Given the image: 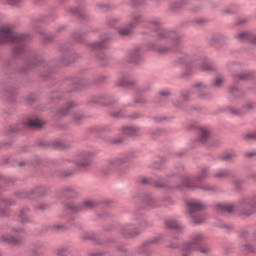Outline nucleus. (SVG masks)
I'll list each match as a JSON object with an SVG mask.
<instances>
[{"label": "nucleus", "instance_id": "1", "mask_svg": "<svg viewBox=\"0 0 256 256\" xmlns=\"http://www.w3.org/2000/svg\"><path fill=\"white\" fill-rule=\"evenodd\" d=\"M3 43H16L14 53L19 54L23 51V36L13 31V26L3 25L0 27V45Z\"/></svg>", "mask_w": 256, "mask_h": 256}, {"label": "nucleus", "instance_id": "2", "mask_svg": "<svg viewBox=\"0 0 256 256\" xmlns=\"http://www.w3.org/2000/svg\"><path fill=\"white\" fill-rule=\"evenodd\" d=\"M205 241V236L201 233H196L192 236L191 242L184 245V251L186 253H191V251L198 250L200 253H208L209 247L201 246V243Z\"/></svg>", "mask_w": 256, "mask_h": 256}, {"label": "nucleus", "instance_id": "3", "mask_svg": "<svg viewBox=\"0 0 256 256\" xmlns=\"http://www.w3.org/2000/svg\"><path fill=\"white\" fill-rule=\"evenodd\" d=\"M187 207L194 223H204L205 219H207V217L204 214H196L195 216L193 215V213L197 211H202V209L205 208V205L203 203L197 200H190L187 203Z\"/></svg>", "mask_w": 256, "mask_h": 256}, {"label": "nucleus", "instance_id": "4", "mask_svg": "<svg viewBox=\"0 0 256 256\" xmlns=\"http://www.w3.org/2000/svg\"><path fill=\"white\" fill-rule=\"evenodd\" d=\"M208 170L207 168H203L200 172V174L193 178L191 176H186L182 179L183 187H186V189H197L199 188V181H203L205 177H207Z\"/></svg>", "mask_w": 256, "mask_h": 256}, {"label": "nucleus", "instance_id": "5", "mask_svg": "<svg viewBox=\"0 0 256 256\" xmlns=\"http://www.w3.org/2000/svg\"><path fill=\"white\" fill-rule=\"evenodd\" d=\"M23 234V231H19L14 229L12 231V234H4L0 237L1 243H10L11 245H17L18 243H21V235Z\"/></svg>", "mask_w": 256, "mask_h": 256}, {"label": "nucleus", "instance_id": "6", "mask_svg": "<svg viewBox=\"0 0 256 256\" xmlns=\"http://www.w3.org/2000/svg\"><path fill=\"white\" fill-rule=\"evenodd\" d=\"M142 19L141 16H134L132 22L128 25V27H121L118 28V33L122 37H126V35H130L131 31L141 23Z\"/></svg>", "mask_w": 256, "mask_h": 256}, {"label": "nucleus", "instance_id": "7", "mask_svg": "<svg viewBox=\"0 0 256 256\" xmlns=\"http://www.w3.org/2000/svg\"><path fill=\"white\" fill-rule=\"evenodd\" d=\"M158 37H159V39H170V43L174 47L179 45V43H180L179 37H177V35L175 33H173V32L160 31L158 33Z\"/></svg>", "mask_w": 256, "mask_h": 256}, {"label": "nucleus", "instance_id": "8", "mask_svg": "<svg viewBox=\"0 0 256 256\" xmlns=\"http://www.w3.org/2000/svg\"><path fill=\"white\" fill-rule=\"evenodd\" d=\"M200 136L198 138L199 143H207L209 137H211V130L207 126H202L199 128Z\"/></svg>", "mask_w": 256, "mask_h": 256}, {"label": "nucleus", "instance_id": "9", "mask_svg": "<svg viewBox=\"0 0 256 256\" xmlns=\"http://www.w3.org/2000/svg\"><path fill=\"white\" fill-rule=\"evenodd\" d=\"M69 207L71 211H82V209H91L95 207V202L91 200H86L82 203V205L71 204Z\"/></svg>", "mask_w": 256, "mask_h": 256}, {"label": "nucleus", "instance_id": "10", "mask_svg": "<svg viewBox=\"0 0 256 256\" xmlns=\"http://www.w3.org/2000/svg\"><path fill=\"white\" fill-rule=\"evenodd\" d=\"M45 122L43 120L37 119V118H31L26 121L27 127H32L33 129H41Z\"/></svg>", "mask_w": 256, "mask_h": 256}, {"label": "nucleus", "instance_id": "11", "mask_svg": "<svg viewBox=\"0 0 256 256\" xmlns=\"http://www.w3.org/2000/svg\"><path fill=\"white\" fill-rule=\"evenodd\" d=\"M140 129L139 127L135 126H124L122 127V133L123 135H137L139 133Z\"/></svg>", "mask_w": 256, "mask_h": 256}, {"label": "nucleus", "instance_id": "12", "mask_svg": "<svg viewBox=\"0 0 256 256\" xmlns=\"http://www.w3.org/2000/svg\"><path fill=\"white\" fill-rule=\"evenodd\" d=\"M237 37L240 41H252V43H256L255 35H253L249 32H242V33L238 34Z\"/></svg>", "mask_w": 256, "mask_h": 256}, {"label": "nucleus", "instance_id": "13", "mask_svg": "<svg viewBox=\"0 0 256 256\" xmlns=\"http://www.w3.org/2000/svg\"><path fill=\"white\" fill-rule=\"evenodd\" d=\"M216 209L218 211H226L227 213H231L233 209H235V205L231 203H226V204H217Z\"/></svg>", "mask_w": 256, "mask_h": 256}, {"label": "nucleus", "instance_id": "14", "mask_svg": "<svg viewBox=\"0 0 256 256\" xmlns=\"http://www.w3.org/2000/svg\"><path fill=\"white\" fill-rule=\"evenodd\" d=\"M165 225H166L167 229H175V230H177V229H179L181 227L179 225V222H177L174 219L166 220Z\"/></svg>", "mask_w": 256, "mask_h": 256}, {"label": "nucleus", "instance_id": "15", "mask_svg": "<svg viewBox=\"0 0 256 256\" xmlns=\"http://www.w3.org/2000/svg\"><path fill=\"white\" fill-rule=\"evenodd\" d=\"M121 163H123V160L113 159L108 162V167H110V169H117V167H119V165H121Z\"/></svg>", "mask_w": 256, "mask_h": 256}, {"label": "nucleus", "instance_id": "16", "mask_svg": "<svg viewBox=\"0 0 256 256\" xmlns=\"http://www.w3.org/2000/svg\"><path fill=\"white\" fill-rule=\"evenodd\" d=\"M201 71H211L213 69V65L209 61H204L200 65Z\"/></svg>", "mask_w": 256, "mask_h": 256}, {"label": "nucleus", "instance_id": "17", "mask_svg": "<svg viewBox=\"0 0 256 256\" xmlns=\"http://www.w3.org/2000/svg\"><path fill=\"white\" fill-rule=\"evenodd\" d=\"M228 176H229V171L227 170H220L215 173V177H218L219 179H223Z\"/></svg>", "mask_w": 256, "mask_h": 256}, {"label": "nucleus", "instance_id": "18", "mask_svg": "<svg viewBox=\"0 0 256 256\" xmlns=\"http://www.w3.org/2000/svg\"><path fill=\"white\" fill-rule=\"evenodd\" d=\"M77 103L71 102L65 109L60 111V115H67V111H70L72 107H75Z\"/></svg>", "mask_w": 256, "mask_h": 256}, {"label": "nucleus", "instance_id": "19", "mask_svg": "<svg viewBox=\"0 0 256 256\" xmlns=\"http://www.w3.org/2000/svg\"><path fill=\"white\" fill-rule=\"evenodd\" d=\"M223 82H224L223 76H218L214 81V86L221 87V85H223Z\"/></svg>", "mask_w": 256, "mask_h": 256}, {"label": "nucleus", "instance_id": "20", "mask_svg": "<svg viewBox=\"0 0 256 256\" xmlns=\"http://www.w3.org/2000/svg\"><path fill=\"white\" fill-rule=\"evenodd\" d=\"M92 48L93 49H103V48H105V44H103V42H94L92 44Z\"/></svg>", "mask_w": 256, "mask_h": 256}, {"label": "nucleus", "instance_id": "21", "mask_svg": "<svg viewBox=\"0 0 256 256\" xmlns=\"http://www.w3.org/2000/svg\"><path fill=\"white\" fill-rule=\"evenodd\" d=\"M245 111H251V109H255V103L248 102L244 105Z\"/></svg>", "mask_w": 256, "mask_h": 256}, {"label": "nucleus", "instance_id": "22", "mask_svg": "<svg viewBox=\"0 0 256 256\" xmlns=\"http://www.w3.org/2000/svg\"><path fill=\"white\" fill-rule=\"evenodd\" d=\"M91 165V162H89L88 159H85L83 162H78L77 166L78 167H89Z\"/></svg>", "mask_w": 256, "mask_h": 256}, {"label": "nucleus", "instance_id": "23", "mask_svg": "<svg viewBox=\"0 0 256 256\" xmlns=\"http://www.w3.org/2000/svg\"><path fill=\"white\" fill-rule=\"evenodd\" d=\"M8 5H17L21 0H4Z\"/></svg>", "mask_w": 256, "mask_h": 256}, {"label": "nucleus", "instance_id": "24", "mask_svg": "<svg viewBox=\"0 0 256 256\" xmlns=\"http://www.w3.org/2000/svg\"><path fill=\"white\" fill-rule=\"evenodd\" d=\"M67 252L63 249H60L57 251V256H66Z\"/></svg>", "mask_w": 256, "mask_h": 256}, {"label": "nucleus", "instance_id": "25", "mask_svg": "<svg viewBox=\"0 0 256 256\" xmlns=\"http://www.w3.org/2000/svg\"><path fill=\"white\" fill-rule=\"evenodd\" d=\"M82 118H83V116L81 114H79V113L74 114V121H79Z\"/></svg>", "mask_w": 256, "mask_h": 256}, {"label": "nucleus", "instance_id": "26", "mask_svg": "<svg viewBox=\"0 0 256 256\" xmlns=\"http://www.w3.org/2000/svg\"><path fill=\"white\" fill-rule=\"evenodd\" d=\"M246 137L247 139H256V133H248Z\"/></svg>", "mask_w": 256, "mask_h": 256}, {"label": "nucleus", "instance_id": "27", "mask_svg": "<svg viewBox=\"0 0 256 256\" xmlns=\"http://www.w3.org/2000/svg\"><path fill=\"white\" fill-rule=\"evenodd\" d=\"M249 77V74L248 73H243L239 76V79H241L242 81L247 79Z\"/></svg>", "mask_w": 256, "mask_h": 256}, {"label": "nucleus", "instance_id": "28", "mask_svg": "<svg viewBox=\"0 0 256 256\" xmlns=\"http://www.w3.org/2000/svg\"><path fill=\"white\" fill-rule=\"evenodd\" d=\"M224 159H226V160L233 159V154H231V153L225 154Z\"/></svg>", "mask_w": 256, "mask_h": 256}, {"label": "nucleus", "instance_id": "29", "mask_svg": "<svg viewBox=\"0 0 256 256\" xmlns=\"http://www.w3.org/2000/svg\"><path fill=\"white\" fill-rule=\"evenodd\" d=\"M160 95H162L163 97H166L167 95H169V91L162 90V91H160Z\"/></svg>", "mask_w": 256, "mask_h": 256}, {"label": "nucleus", "instance_id": "30", "mask_svg": "<svg viewBox=\"0 0 256 256\" xmlns=\"http://www.w3.org/2000/svg\"><path fill=\"white\" fill-rule=\"evenodd\" d=\"M159 53H167L169 51V48H160L158 49Z\"/></svg>", "mask_w": 256, "mask_h": 256}, {"label": "nucleus", "instance_id": "31", "mask_svg": "<svg viewBox=\"0 0 256 256\" xmlns=\"http://www.w3.org/2000/svg\"><path fill=\"white\" fill-rule=\"evenodd\" d=\"M247 19L243 18L241 21L238 22L239 25H243V23H246Z\"/></svg>", "mask_w": 256, "mask_h": 256}, {"label": "nucleus", "instance_id": "32", "mask_svg": "<svg viewBox=\"0 0 256 256\" xmlns=\"http://www.w3.org/2000/svg\"><path fill=\"white\" fill-rule=\"evenodd\" d=\"M204 191H211L210 187L203 188Z\"/></svg>", "mask_w": 256, "mask_h": 256}, {"label": "nucleus", "instance_id": "33", "mask_svg": "<svg viewBox=\"0 0 256 256\" xmlns=\"http://www.w3.org/2000/svg\"><path fill=\"white\" fill-rule=\"evenodd\" d=\"M248 157H253V153H247Z\"/></svg>", "mask_w": 256, "mask_h": 256}, {"label": "nucleus", "instance_id": "34", "mask_svg": "<svg viewBox=\"0 0 256 256\" xmlns=\"http://www.w3.org/2000/svg\"><path fill=\"white\" fill-rule=\"evenodd\" d=\"M111 23H117V20L116 19H112Z\"/></svg>", "mask_w": 256, "mask_h": 256}, {"label": "nucleus", "instance_id": "35", "mask_svg": "<svg viewBox=\"0 0 256 256\" xmlns=\"http://www.w3.org/2000/svg\"><path fill=\"white\" fill-rule=\"evenodd\" d=\"M129 235H132V236H133V235H136V234H134V233L130 232V233H129Z\"/></svg>", "mask_w": 256, "mask_h": 256}, {"label": "nucleus", "instance_id": "36", "mask_svg": "<svg viewBox=\"0 0 256 256\" xmlns=\"http://www.w3.org/2000/svg\"><path fill=\"white\" fill-rule=\"evenodd\" d=\"M134 57H139V54H135Z\"/></svg>", "mask_w": 256, "mask_h": 256}, {"label": "nucleus", "instance_id": "37", "mask_svg": "<svg viewBox=\"0 0 256 256\" xmlns=\"http://www.w3.org/2000/svg\"><path fill=\"white\" fill-rule=\"evenodd\" d=\"M131 61H132V63H135V62H136L135 59H132Z\"/></svg>", "mask_w": 256, "mask_h": 256}, {"label": "nucleus", "instance_id": "38", "mask_svg": "<svg viewBox=\"0 0 256 256\" xmlns=\"http://www.w3.org/2000/svg\"><path fill=\"white\" fill-rule=\"evenodd\" d=\"M183 98H184V101H187V98L185 96H183Z\"/></svg>", "mask_w": 256, "mask_h": 256}, {"label": "nucleus", "instance_id": "39", "mask_svg": "<svg viewBox=\"0 0 256 256\" xmlns=\"http://www.w3.org/2000/svg\"><path fill=\"white\" fill-rule=\"evenodd\" d=\"M116 117H121V115H116Z\"/></svg>", "mask_w": 256, "mask_h": 256}, {"label": "nucleus", "instance_id": "40", "mask_svg": "<svg viewBox=\"0 0 256 256\" xmlns=\"http://www.w3.org/2000/svg\"><path fill=\"white\" fill-rule=\"evenodd\" d=\"M72 13H76L75 10H73Z\"/></svg>", "mask_w": 256, "mask_h": 256}, {"label": "nucleus", "instance_id": "41", "mask_svg": "<svg viewBox=\"0 0 256 256\" xmlns=\"http://www.w3.org/2000/svg\"><path fill=\"white\" fill-rule=\"evenodd\" d=\"M183 256H187L186 254H183Z\"/></svg>", "mask_w": 256, "mask_h": 256}, {"label": "nucleus", "instance_id": "42", "mask_svg": "<svg viewBox=\"0 0 256 256\" xmlns=\"http://www.w3.org/2000/svg\"><path fill=\"white\" fill-rule=\"evenodd\" d=\"M122 85H125V83H122Z\"/></svg>", "mask_w": 256, "mask_h": 256}]
</instances>
